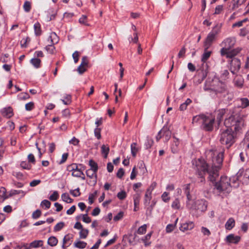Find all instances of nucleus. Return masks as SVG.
Wrapping results in <instances>:
<instances>
[{
	"mask_svg": "<svg viewBox=\"0 0 249 249\" xmlns=\"http://www.w3.org/2000/svg\"><path fill=\"white\" fill-rule=\"evenodd\" d=\"M43 245V241L42 240H35L30 244L29 248H37L38 247H42Z\"/></svg>",
	"mask_w": 249,
	"mask_h": 249,
	"instance_id": "obj_22",
	"label": "nucleus"
},
{
	"mask_svg": "<svg viewBox=\"0 0 249 249\" xmlns=\"http://www.w3.org/2000/svg\"><path fill=\"white\" fill-rule=\"evenodd\" d=\"M240 237L239 236H234L233 234L228 235L226 237V241L229 243L237 244L240 240Z\"/></svg>",
	"mask_w": 249,
	"mask_h": 249,
	"instance_id": "obj_15",
	"label": "nucleus"
},
{
	"mask_svg": "<svg viewBox=\"0 0 249 249\" xmlns=\"http://www.w3.org/2000/svg\"><path fill=\"white\" fill-rule=\"evenodd\" d=\"M82 217H82L83 221L84 222H85L86 223H89L90 222H91V218L89 216H88L87 213L83 214Z\"/></svg>",
	"mask_w": 249,
	"mask_h": 249,
	"instance_id": "obj_63",
	"label": "nucleus"
},
{
	"mask_svg": "<svg viewBox=\"0 0 249 249\" xmlns=\"http://www.w3.org/2000/svg\"><path fill=\"white\" fill-rule=\"evenodd\" d=\"M146 228L147 225L146 224H144L143 225L139 227L136 232L139 234H143L146 232Z\"/></svg>",
	"mask_w": 249,
	"mask_h": 249,
	"instance_id": "obj_42",
	"label": "nucleus"
},
{
	"mask_svg": "<svg viewBox=\"0 0 249 249\" xmlns=\"http://www.w3.org/2000/svg\"><path fill=\"white\" fill-rule=\"evenodd\" d=\"M134 204L135 207H138L140 203V196L139 194L135 195L133 196Z\"/></svg>",
	"mask_w": 249,
	"mask_h": 249,
	"instance_id": "obj_44",
	"label": "nucleus"
},
{
	"mask_svg": "<svg viewBox=\"0 0 249 249\" xmlns=\"http://www.w3.org/2000/svg\"><path fill=\"white\" fill-rule=\"evenodd\" d=\"M124 215V213L123 212H120L116 215L114 217L113 220L115 221L120 220L121 219Z\"/></svg>",
	"mask_w": 249,
	"mask_h": 249,
	"instance_id": "obj_64",
	"label": "nucleus"
},
{
	"mask_svg": "<svg viewBox=\"0 0 249 249\" xmlns=\"http://www.w3.org/2000/svg\"><path fill=\"white\" fill-rule=\"evenodd\" d=\"M18 99L20 100H24L30 98V95L27 93H21L18 95Z\"/></svg>",
	"mask_w": 249,
	"mask_h": 249,
	"instance_id": "obj_46",
	"label": "nucleus"
},
{
	"mask_svg": "<svg viewBox=\"0 0 249 249\" xmlns=\"http://www.w3.org/2000/svg\"><path fill=\"white\" fill-rule=\"evenodd\" d=\"M208 203L204 199H199L195 202V209L200 212H205L207 209Z\"/></svg>",
	"mask_w": 249,
	"mask_h": 249,
	"instance_id": "obj_11",
	"label": "nucleus"
},
{
	"mask_svg": "<svg viewBox=\"0 0 249 249\" xmlns=\"http://www.w3.org/2000/svg\"><path fill=\"white\" fill-rule=\"evenodd\" d=\"M221 25L217 24L210 32L204 43V48L208 49L212 45L213 42L215 39L217 35L220 33Z\"/></svg>",
	"mask_w": 249,
	"mask_h": 249,
	"instance_id": "obj_5",
	"label": "nucleus"
},
{
	"mask_svg": "<svg viewBox=\"0 0 249 249\" xmlns=\"http://www.w3.org/2000/svg\"><path fill=\"white\" fill-rule=\"evenodd\" d=\"M96 172H95L92 170L89 169L87 170L86 172L87 176L90 178H95V180L94 184H96L97 182Z\"/></svg>",
	"mask_w": 249,
	"mask_h": 249,
	"instance_id": "obj_25",
	"label": "nucleus"
},
{
	"mask_svg": "<svg viewBox=\"0 0 249 249\" xmlns=\"http://www.w3.org/2000/svg\"><path fill=\"white\" fill-rule=\"evenodd\" d=\"M35 34L36 36H39L41 34V26L39 22H37L34 25Z\"/></svg>",
	"mask_w": 249,
	"mask_h": 249,
	"instance_id": "obj_26",
	"label": "nucleus"
},
{
	"mask_svg": "<svg viewBox=\"0 0 249 249\" xmlns=\"http://www.w3.org/2000/svg\"><path fill=\"white\" fill-rule=\"evenodd\" d=\"M109 152V146H108L107 145H106L105 144H103L101 146V153H102V154L104 155V157L105 158H107Z\"/></svg>",
	"mask_w": 249,
	"mask_h": 249,
	"instance_id": "obj_30",
	"label": "nucleus"
},
{
	"mask_svg": "<svg viewBox=\"0 0 249 249\" xmlns=\"http://www.w3.org/2000/svg\"><path fill=\"white\" fill-rule=\"evenodd\" d=\"M47 243L50 246L54 247L57 245L58 240L55 236H52L49 238Z\"/></svg>",
	"mask_w": 249,
	"mask_h": 249,
	"instance_id": "obj_28",
	"label": "nucleus"
},
{
	"mask_svg": "<svg viewBox=\"0 0 249 249\" xmlns=\"http://www.w3.org/2000/svg\"><path fill=\"white\" fill-rule=\"evenodd\" d=\"M21 167L25 169L30 170L31 168V165L26 162V161H22L20 163Z\"/></svg>",
	"mask_w": 249,
	"mask_h": 249,
	"instance_id": "obj_57",
	"label": "nucleus"
},
{
	"mask_svg": "<svg viewBox=\"0 0 249 249\" xmlns=\"http://www.w3.org/2000/svg\"><path fill=\"white\" fill-rule=\"evenodd\" d=\"M207 50L208 49H206V48H204V52L202 55L201 59V60L203 63L206 62L207 60L210 58L212 54V52L208 51Z\"/></svg>",
	"mask_w": 249,
	"mask_h": 249,
	"instance_id": "obj_21",
	"label": "nucleus"
},
{
	"mask_svg": "<svg viewBox=\"0 0 249 249\" xmlns=\"http://www.w3.org/2000/svg\"><path fill=\"white\" fill-rule=\"evenodd\" d=\"M241 50L240 48H237L233 50H230L226 52L225 55L227 58H232L236 55Z\"/></svg>",
	"mask_w": 249,
	"mask_h": 249,
	"instance_id": "obj_17",
	"label": "nucleus"
},
{
	"mask_svg": "<svg viewBox=\"0 0 249 249\" xmlns=\"http://www.w3.org/2000/svg\"><path fill=\"white\" fill-rule=\"evenodd\" d=\"M62 200L68 203H70L72 202V199L70 197L69 195L67 193H64L61 196Z\"/></svg>",
	"mask_w": 249,
	"mask_h": 249,
	"instance_id": "obj_35",
	"label": "nucleus"
},
{
	"mask_svg": "<svg viewBox=\"0 0 249 249\" xmlns=\"http://www.w3.org/2000/svg\"><path fill=\"white\" fill-rule=\"evenodd\" d=\"M58 198V194L57 191H54L52 195H51L49 199L52 201H56Z\"/></svg>",
	"mask_w": 249,
	"mask_h": 249,
	"instance_id": "obj_55",
	"label": "nucleus"
},
{
	"mask_svg": "<svg viewBox=\"0 0 249 249\" xmlns=\"http://www.w3.org/2000/svg\"><path fill=\"white\" fill-rule=\"evenodd\" d=\"M243 124V123L240 119L235 118L233 116H231L224 121V125L227 128H232L235 132H239L241 129Z\"/></svg>",
	"mask_w": 249,
	"mask_h": 249,
	"instance_id": "obj_4",
	"label": "nucleus"
},
{
	"mask_svg": "<svg viewBox=\"0 0 249 249\" xmlns=\"http://www.w3.org/2000/svg\"><path fill=\"white\" fill-rule=\"evenodd\" d=\"M41 214V212L39 210H36L32 213V218L33 219H37L39 218Z\"/></svg>",
	"mask_w": 249,
	"mask_h": 249,
	"instance_id": "obj_54",
	"label": "nucleus"
},
{
	"mask_svg": "<svg viewBox=\"0 0 249 249\" xmlns=\"http://www.w3.org/2000/svg\"><path fill=\"white\" fill-rule=\"evenodd\" d=\"M236 132L233 129L227 128L221 130L219 135V141L222 144H225L227 147H230L235 142Z\"/></svg>",
	"mask_w": 249,
	"mask_h": 249,
	"instance_id": "obj_3",
	"label": "nucleus"
},
{
	"mask_svg": "<svg viewBox=\"0 0 249 249\" xmlns=\"http://www.w3.org/2000/svg\"><path fill=\"white\" fill-rule=\"evenodd\" d=\"M51 202L46 199L43 200L41 203V205L45 206L46 209H49L51 206Z\"/></svg>",
	"mask_w": 249,
	"mask_h": 249,
	"instance_id": "obj_62",
	"label": "nucleus"
},
{
	"mask_svg": "<svg viewBox=\"0 0 249 249\" xmlns=\"http://www.w3.org/2000/svg\"><path fill=\"white\" fill-rule=\"evenodd\" d=\"M241 50L240 48H237L233 50H230L226 52L225 55L227 58H232L236 55Z\"/></svg>",
	"mask_w": 249,
	"mask_h": 249,
	"instance_id": "obj_16",
	"label": "nucleus"
},
{
	"mask_svg": "<svg viewBox=\"0 0 249 249\" xmlns=\"http://www.w3.org/2000/svg\"><path fill=\"white\" fill-rule=\"evenodd\" d=\"M230 180L227 177H221L219 182H215V188L220 193L228 190L231 187Z\"/></svg>",
	"mask_w": 249,
	"mask_h": 249,
	"instance_id": "obj_6",
	"label": "nucleus"
},
{
	"mask_svg": "<svg viewBox=\"0 0 249 249\" xmlns=\"http://www.w3.org/2000/svg\"><path fill=\"white\" fill-rule=\"evenodd\" d=\"M238 173H242L240 181L246 184L249 183V169H247L244 171L240 170Z\"/></svg>",
	"mask_w": 249,
	"mask_h": 249,
	"instance_id": "obj_12",
	"label": "nucleus"
},
{
	"mask_svg": "<svg viewBox=\"0 0 249 249\" xmlns=\"http://www.w3.org/2000/svg\"><path fill=\"white\" fill-rule=\"evenodd\" d=\"M117 196L120 200H123L126 197V194L125 191H122L117 194Z\"/></svg>",
	"mask_w": 249,
	"mask_h": 249,
	"instance_id": "obj_53",
	"label": "nucleus"
},
{
	"mask_svg": "<svg viewBox=\"0 0 249 249\" xmlns=\"http://www.w3.org/2000/svg\"><path fill=\"white\" fill-rule=\"evenodd\" d=\"M6 198V190L4 188H1L0 190V202H3Z\"/></svg>",
	"mask_w": 249,
	"mask_h": 249,
	"instance_id": "obj_38",
	"label": "nucleus"
},
{
	"mask_svg": "<svg viewBox=\"0 0 249 249\" xmlns=\"http://www.w3.org/2000/svg\"><path fill=\"white\" fill-rule=\"evenodd\" d=\"M70 192L71 194L74 197L78 196L81 195L80 192V189L79 188H77L73 190H71Z\"/></svg>",
	"mask_w": 249,
	"mask_h": 249,
	"instance_id": "obj_50",
	"label": "nucleus"
},
{
	"mask_svg": "<svg viewBox=\"0 0 249 249\" xmlns=\"http://www.w3.org/2000/svg\"><path fill=\"white\" fill-rule=\"evenodd\" d=\"M207 163L204 160L198 159L196 161L195 169L196 175L200 180L199 182L204 183L205 182V175L209 174V179L214 183L219 176V170L220 169L224 157V152H219L210 150L206 152Z\"/></svg>",
	"mask_w": 249,
	"mask_h": 249,
	"instance_id": "obj_1",
	"label": "nucleus"
},
{
	"mask_svg": "<svg viewBox=\"0 0 249 249\" xmlns=\"http://www.w3.org/2000/svg\"><path fill=\"white\" fill-rule=\"evenodd\" d=\"M204 116L205 115L201 114L194 117L192 120V123H199L201 124L203 119V117H204Z\"/></svg>",
	"mask_w": 249,
	"mask_h": 249,
	"instance_id": "obj_33",
	"label": "nucleus"
},
{
	"mask_svg": "<svg viewBox=\"0 0 249 249\" xmlns=\"http://www.w3.org/2000/svg\"><path fill=\"white\" fill-rule=\"evenodd\" d=\"M186 53V49L185 47H183L181 50L179 51L178 56V58H183L185 57V54Z\"/></svg>",
	"mask_w": 249,
	"mask_h": 249,
	"instance_id": "obj_58",
	"label": "nucleus"
},
{
	"mask_svg": "<svg viewBox=\"0 0 249 249\" xmlns=\"http://www.w3.org/2000/svg\"><path fill=\"white\" fill-rule=\"evenodd\" d=\"M137 143L133 142L131 144V152L132 155L133 157H135L137 152L138 151V148L136 147Z\"/></svg>",
	"mask_w": 249,
	"mask_h": 249,
	"instance_id": "obj_34",
	"label": "nucleus"
},
{
	"mask_svg": "<svg viewBox=\"0 0 249 249\" xmlns=\"http://www.w3.org/2000/svg\"><path fill=\"white\" fill-rule=\"evenodd\" d=\"M151 235H152L151 232L147 234H146V235H145L142 239V240L143 241L145 247H147L150 245L151 243L147 242V240L150 239V238H151Z\"/></svg>",
	"mask_w": 249,
	"mask_h": 249,
	"instance_id": "obj_39",
	"label": "nucleus"
},
{
	"mask_svg": "<svg viewBox=\"0 0 249 249\" xmlns=\"http://www.w3.org/2000/svg\"><path fill=\"white\" fill-rule=\"evenodd\" d=\"M2 114L4 117L10 118L13 115V109L11 107H5L2 110Z\"/></svg>",
	"mask_w": 249,
	"mask_h": 249,
	"instance_id": "obj_19",
	"label": "nucleus"
},
{
	"mask_svg": "<svg viewBox=\"0 0 249 249\" xmlns=\"http://www.w3.org/2000/svg\"><path fill=\"white\" fill-rule=\"evenodd\" d=\"M241 101L242 102L241 107L243 108H245L249 106V100L246 98H241Z\"/></svg>",
	"mask_w": 249,
	"mask_h": 249,
	"instance_id": "obj_47",
	"label": "nucleus"
},
{
	"mask_svg": "<svg viewBox=\"0 0 249 249\" xmlns=\"http://www.w3.org/2000/svg\"><path fill=\"white\" fill-rule=\"evenodd\" d=\"M151 199V192L150 190H147L144 196V203L145 205H148Z\"/></svg>",
	"mask_w": 249,
	"mask_h": 249,
	"instance_id": "obj_27",
	"label": "nucleus"
},
{
	"mask_svg": "<svg viewBox=\"0 0 249 249\" xmlns=\"http://www.w3.org/2000/svg\"><path fill=\"white\" fill-rule=\"evenodd\" d=\"M154 143V141L152 138L147 137L146 142L144 143V145L146 149H149L151 147Z\"/></svg>",
	"mask_w": 249,
	"mask_h": 249,
	"instance_id": "obj_36",
	"label": "nucleus"
},
{
	"mask_svg": "<svg viewBox=\"0 0 249 249\" xmlns=\"http://www.w3.org/2000/svg\"><path fill=\"white\" fill-rule=\"evenodd\" d=\"M223 10V6L222 5H219L215 8V12L214 14L218 15L221 13Z\"/></svg>",
	"mask_w": 249,
	"mask_h": 249,
	"instance_id": "obj_59",
	"label": "nucleus"
},
{
	"mask_svg": "<svg viewBox=\"0 0 249 249\" xmlns=\"http://www.w3.org/2000/svg\"><path fill=\"white\" fill-rule=\"evenodd\" d=\"M87 17L85 15H82V17L79 18V21L81 24H84L86 26H89V24L87 23Z\"/></svg>",
	"mask_w": 249,
	"mask_h": 249,
	"instance_id": "obj_49",
	"label": "nucleus"
},
{
	"mask_svg": "<svg viewBox=\"0 0 249 249\" xmlns=\"http://www.w3.org/2000/svg\"><path fill=\"white\" fill-rule=\"evenodd\" d=\"M35 107L34 103L30 102L25 105V107L27 111L32 110Z\"/></svg>",
	"mask_w": 249,
	"mask_h": 249,
	"instance_id": "obj_48",
	"label": "nucleus"
},
{
	"mask_svg": "<svg viewBox=\"0 0 249 249\" xmlns=\"http://www.w3.org/2000/svg\"><path fill=\"white\" fill-rule=\"evenodd\" d=\"M87 246V243L84 241H79L74 243V246L78 249H84Z\"/></svg>",
	"mask_w": 249,
	"mask_h": 249,
	"instance_id": "obj_40",
	"label": "nucleus"
},
{
	"mask_svg": "<svg viewBox=\"0 0 249 249\" xmlns=\"http://www.w3.org/2000/svg\"><path fill=\"white\" fill-rule=\"evenodd\" d=\"M214 120V118L205 115L201 123V127L205 131H212L213 130Z\"/></svg>",
	"mask_w": 249,
	"mask_h": 249,
	"instance_id": "obj_9",
	"label": "nucleus"
},
{
	"mask_svg": "<svg viewBox=\"0 0 249 249\" xmlns=\"http://www.w3.org/2000/svg\"><path fill=\"white\" fill-rule=\"evenodd\" d=\"M160 133H161L162 137L165 138L166 142L170 139L171 132L167 126L163 127L160 130Z\"/></svg>",
	"mask_w": 249,
	"mask_h": 249,
	"instance_id": "obj_14",
	"label": "nucleus"
},
{
	"mask_svg": "<svg viewBox=\"0 0 249 249\" xmlns=\"http://www.w3.org/2000/svg\"><path fill=\"white\" fill-rule=\"evenodd\" d=\"M101 129L100 128L96 127L94 131L95 136L98 139H100L101 138Z\"/></svg>",
	"mask_w": 249,
	"mask_h": 249,
	"instance_id": "obj_56",
	"label": "nucleus"
},
{
	"mask_svg": "<svg viewBox=\"0 0 249 249\" xmlns=\"http://www.w3.org/2000/svg\"><path fill=\"white\" fill-rule=\"evenodd\" d=\"M89 165L90 167L89 170H92L95 172H97L98 167L97 163H96L93 160H90L89 161Z\"/></svg>",
	"mask_w": 249,
	"mask_h": 249,
	"instance_id": "obj_32",
	"label": "nucleus"
},
{
	"mask_svg": "<svg viewBox=\"0 0 249 249\" xmlns=\"http://www.w3.org/2000/svg\"><path fill=\"white\" fill-rule=\"evenodd\" d=\"M97 194V191H95L93 193L91 194L89 196V202L90 204H92L93 202V198L96 196Z\"/></svg>",
	"mask_w": 249,
	"mask_h": 249,
	"instance_id": "obj_51",
	"label": "nucleus"
},
{
	"mask_svg": "<svg viewBox=\"0 0 249 249\" xmlns=\"http://www.w3.org/2000/svg\"><path fill=\"white\" fill-rule=\"evenodd\" d=\"M194 226L195 225L193 222L189 221L188 222L182 224L179 227V229L180 231L184 232L186 231L193 229L194 227Z\"/></svg>",
	"mask_w": 249,
	"mask_h": 249,
	"instance_id": "obj_13",
	"label": "nucleus"
},
{
	"mask_svg": "<svg viewBox=\"0 0 249 249\" xmlns=\"http://www.w3.org/2000/svg\"><path fill=\"white\" fill-rule=\"evenodd\" d=\"M23 9L26 12H30L31 9V2L26 1L23 4Z\"/></svg>",
	"mask_w": 249,
	"mask_h": 249,
	"instance_id": "obj_43",
	"label": "nucleus"
},
{
	"mask_svg": "<svg viewBox=\"0 0 249 249\" xmlns=\"http://www.w3.org/2000/svg\"><path fill=\"white\" fill-rule=\"evenodd\" d=\"M161 198L162 200L165 202H167L170 200V197H168V193L167 192H164Z\"/></svg>",
	"mask_w": 249,
	"mask_h": 249,
	"instance_id": "obj_61",
	"label": "nucleus"
},
{
	"mask_svg": "<svg viewBox=\"0 0 249 249\" xmlns=\"http://www.w3.org/2000/svg\"><path fill=\"white\" fill-rule=\"evenodd\" d=\"M171 206L172 208L175 210H178L180 207L179 200L178 198L175 199L173 202Z\"/></svg>",
	"mask_w": 249,
	"mask_h": 249,
	"instance_id": "obj_37",
	"label": "nucleus"
},
{
	"mask_svg": "<svg viewBox=\"0 0 249 249\" xmlns=\"http://www.w3.org/2000/svg\"><path fill=\"white\" fill-rule=\"evenodd\" d=\"M81 231L79 232L80 237L82 239H85L89 233V231L87 229H83V228L81 229Z\"/></svg>",
	"mask_w": 249,
	"mask_h": 249,
	"instance_id": "obj_41",
	"label": "nucleus"
},
{
	"mask_svg": "<svg viewBox=\"0 0 249 249\" xmlns=\"http://www.w3.org/2000/svg\"><path fill=\"white\" fill-rule=\"evenodd\" d=\"M65 226L63 222H60L57 223L54 227V231H60Z\"/></svg>",
	"mask_w": 249,
	"mask_h": 249,
	"instance_id": "obj_45",
	"label": "nucleus"
},
{
	"mask_svg": "<svg viewBox=\"0 0 249 249\" xmlns=\"http://www.w3.org/2000/svg\"><path fill=\"white\" fill-rule=\"evenodd\" d=\"M240 66V60L236 58H233L230 61V70L232 74H235L239 70Z\"/></svg>",
	"mask_w": 249,
	"mask_h": 249,
	"instance_id": "obj_10",
	"label": "nucleus"
},
{
	"mask_svg": "<svg viewBox=\"0 0 249 249\" xmlns=\"http://www.w3.org/2000/svg\"><path fill=\"white\" fill-rule=\"evenodd\" d=\"M226 109H220L217 111L216 120L218 124H220V123H221L224 115L226 113Z\"/></svg>",
	"mask_w": 249,
	"mask_h": 249,
	"instance_id": "obj_20",
	"label": "nucleus"
},
{
	"mask_svg": "<svg viewBox=\"0 0 249 249\" xmlns=\"http://www.w3.org/2000/svg\"><path fill=\"white\" fill-rule=\"evenodd\" d=\"M82 175H83L82 168H80L79 170H77L72 173V176L75 177H80Z\"/></svg>",
	"mask_w": 249,
	"mask_h": 249,
	"instance_id": "obj_52",
	"label": "nucleus"
},
{
	"mask_svg": "<svg viewBox=\"0 0 249 249\" xmlns=\"http://www.w3.org/2000/svg\"><path fill=\"white\" fill-rule=\"evenodd\" d=\"M30 62L36 68H38L40 66L41 60L39 58H32L30 60Z\"/></svg>",
	"mask_w": 249,
	"mask_h": 249,
	"instance_id": "obj_31",
	"label": "nucleus"
},
{
	"mask_svg": "<svg viewBox=\"0 0 249 249\" xmlns=\"http://www.w3.org/2000/svg\"><path fill=\"white\" fill-rule=\"evenodd\" d=\"M174 141L171 145V148L173 153H177L178 151L179 140L175 136L173 137Z\"/></svg>",
	"mask_w": 249,
	"mask_h": 249,
	"instance_id": "obj_18",
	"label": "nucleus"
},
{
	"mask_svg": "<svg viewBox=\"0 0 249 249\" xmlns=\"http://www.w3.org/2000/svg\"><path fill=\"white\" fill-rule=\"evenodd\" d=\"M225 89V84L220 81L218 79H213L210 81H206L204 86L203 89L208 91L211 95H216L217 93L222 92Z\"/></svg>",
	"mask_w": 249,
	"mask_h": 249,
	"instance_id": "obj_2",
	"label": "nucleus"
},
{
	"mask_svg": "<svg viewBox=\"0 0 249 249\" xmlns=\"http://www.w3.org/2000/svg\"><path fill=\"white\" fill-rule=\"evenodd\" d=\"M61 101L65 105H69L71 102V96L70 95H67L65 100L62 99Z\"/></svg>",
	"mask_w": 249,
	"mask_h": 249,
	"instance_id": "obj_60",
	"label": "nucleus"
},
{
	"mask_svg": "<svg viewBox=\"0 0 249 249\" xmlns=\"http://www.w3.org/2000/svg\"><path fill=\"white\" fill-rule=\"evenodd\" d=\"M242 176V173H237L236 176L229 178L230 183L235 184L237 183V186H238V181H240V177Z\"/></svg>",
	"mask_w": 249,
	"mask_h": 249,
	"instance_id": "obj_24",
	"label": "nucleus"
},
{
	"mask_svg": "<svg viewBox=\"0 0 249 249\" xmlns=\"http://www.w3.org/2000/svg\"><path fill=\"white\" fill-rule=\"evenodd\" d=\"M236 40L234 37H229L225 39L221 44L222 47L220 50V54L222 56H224L226 52L231 50L235 45Z\"/></svg>",
	"mask_w": 249,
	"mask_h": 249,
	"instance_id": "obj_7",
	"label": "nucleus"
},
{
	"mask_svg": "<svg viewBox=\"0 0 249 249\" xmlns=\"http://www.w3.org/2000/svg\"><path fill=\"white\" fill-rule=\"evenodd\" d=\"M235 226V220L233 218H230L225 224L227 230H230Z\"/></svg>",
	"mask_w": 249,
	"mask_h": 249,
	"instance_id": "obj_23",
	"label": "nucleus"
},
{
	"mask_svg": "<svg viewBox=\"0 0 249 249\" xmlns=\"http://www.w3.org/2000/svg\"><path fill=\"white\" fill-rule=\"evenodd\" d=\"M48 41H50V44L48 45L46 47V50L50 53H54L55 47L54 44L58 41V37L54 32H52L48 38Z\"/></svg>",
	"mask_w": 249,
	"mask_h": 249,
	"instance_id": "obj_8",
	"label": "nucleus"
},
{
	"mask_svg": "<svg viewBox=\"0 0 249 249\" xmlns=\"http://www.w3.org/2000/svg\"><path fill=\"white\" fill-rule=\"evenodd\" d=\"M190 184H187L185 185L184 188V193L186 195L187 199L188 201H190L192 199V196L190 195Z\"/></svg>",
	"mask_w": 249,
	"mask_h": 249,
	"instance_id": "obj_29",
	"label": "nucleus"
}]
</instances>
